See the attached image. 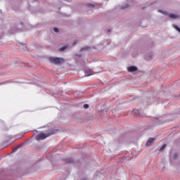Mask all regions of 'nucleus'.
<instances>
[{
    "label": "nucleus",
    "instance_id": "obj_1",
    "mask_svg": "<svg viewBox=\"0 0 180 180\" xmlns=\"http://www.w3.org/2000/svg\"><path fill=\"white\" fill-rule=\"evenodd\" d=\"M56 133H57V130H51L48 134L41 133L36 136V140L38 141L39 140H44L47 139V137H49V136L56 134Z\"/></svg>",
    "mask_w": 180,
    "mask_h": 180
},
{
    "label": "nucleus",
    "instance_id": "obj_2",
    "mask_svg": "<svg viewBox=\"0 0 180 180\" xmlns=\"http://www.w3.org/2000/svg\"><path fill=\"white\" fill-rule=\"evenodd\" d=\"M49 61L52 63V64H63L65 60L62 58H49Z\"/></svg>",
    "mask_w": 180,
    "mask_h": 180
},
{
    "label": "nucleus",
    "instance_id": "obj_3",
    "mask_svg": "<svg viewBox=\"0 0 180 180\" xmlns=\"http://www.w3.org/2000/svg\"><path fill=\"white\" fill-rule=\"evenodd\" d=\"M154 141H155V138H150V139L147 141V142H146V146L147 147H148V146H151V144H153V143H154Z\"/></svg>",
    "mask_w": 180,
    "mask_h": 180
},
{
    "label": "nucleus",
    "instance_id": "obj_4",
    "mask_svg": "<svg viewBox=\"0 0 180 180\" xmlns=\"http://www.w3.org/2000/svg\"><path fill=\"white\" fill-rule=\"evenodd\" d=\"M127 71L129 72H134V71H137V68L134 66H130L127 68Z\"/></svg>",
    "mask_w": 180,
    "mask_h": 180
},
{
    "label": "nucleus",
    "instance_id": "obj_5",
    "mask_svg": "<svg viewBox=\"0 0 180 180\" xmlns=\"http://www.w3.org/2000/svg\"><path fill=\"white\" fill-rule=\"evenodd\" d=\"M169 18H170L171 19H178V18H180V15H175V14H169Z\"/></svg>",
    "mask_w": 180,
    "mask_h": 180
},
{
    "label": "nucleus",
    "instance_id": "obj_6",
    "mask_svg": "<svg viewBox=\"0 0 180 180\" xmlns=\"http://www.w3.org/2000/svg\"><path fill=\"white\" fill-rule=\"evenodd\" d=\"M66 162H68V164H73L74 160H72V158L66 159Z\"/></svg>",
    "mask_w": 180,
    "mask_h": 180
},
{
    "label": "nucleus",
    "instance_id": "obj_7",
    "mask_svg": "<svg viewBox=\"0 0 180 180\" xmlns=\"http://www.w3.org/2000/svg\"><path fill=\"white\" fill-rule=\"evenodd\" d=\"M90 75H94V72L89 70L87 72H86V77H89Z\"/></svg>",
    "mask_w": 180,
    "mask_h": 180
},
{
    "label": "nucleus",
    "instance_id": "obj_8",
    "mask_svg": "<svg viewBox=\"0 0 180 180\" xmlns=\"http://www.w3.org/2000/svg\"><path fill=\"white\" fill-rule=\"evenodd\" d=\"M67 46H63L62 47L60 48V51H64V50H65V49H67Z\"/></svg>",
    "mask_w": 180,
    "mask_h": 180
},
{
    "label": "nucleus",
    "instance_id": "obj_9",
    "mask_svg": "<svg viewBox=\"0 0 180 180\" xmlns=\"http://www.w3.org/2000/svg\"><path fill=\"white\" fill-rule=\"evenodd\" d=\"M166 147H167V145L164 144V145L160 148V151H162Z\"/></svg>",
    "mask_w": 180,
    "mask_h": 180
},
{
    "label": "nucleus",
    "instance_id": "obj_10",
    "mask_svg": "<svg viewBox=\"0 0 180 180\" xmlns=\"http://www.w3.org/2000/svg\"><path fill=\"white\" fill-rule=\"evenodd\" d=\"M121 8H122V9H126L127 8H129V4H127L124 6H122Z\"/></svg>",
    "mask_w": 180,
    "mask_h": 180
},
{
    "label": "nucleus",
    "instance_id": "obj_11",
    "mask_svg": "<svg viewBox=\"0 0 180 180\" xmlns=\"http://www.w3.org/2000/svg\"><path fill=\"white\" fill-rule=\"evenodd\" d=\"M53 32H55V33H58V28L54 27L53 28Z\"/></svg>",
    "mask_w": 180,
    "mask_h": 180
},
{
    "label": "nucleus",
    "instance_id": "obj_12",
    "mask_svg": "<svg viewBox=\"0 0 180 180\" xmlns=\"http://www.w3.org/2000/svg\"><path fill=\"white\" fill-rule=\"evenodd\" d=\"M88 108H89V105L88 104H84V109H88Z\"/></svg>",
    "mask_w": 180,
    "mask_h": 180
},
{
    "label": "nucleus",
    "instance_id": "obj_13",
    "mask_svg": "<svg viewBox=\"0 0 180 180\" xmlns=\"http://www.w3.org/2000/svg\"><path fill=\"white\" fill-rule=\"evenodd\" d=\"M174 27H175V29H176V30H178V32H179V33H180V28L178 27L176 25H174Z\"/></svg>",
    "mask_w": 180,
    "mask_h": 180
},
{
    "label": "nucleus",
    "instance_id": "obj_14",
    "mask_svg": "<svg viewBox=\"0 0 180 180\" xmlns=\"http://www.w3.org/2000/svg\"><path fill=\"white\" fill-rule=\"evenodd\" d=\"M176 157H178V155L176 153H175L174 155V158H176Z\"/></svg>",
    "mask_w": 180,
    "mask_h": 180
},
{
    "label": "nucleus",
    "instance_id": "obj_15",
    "mask_svg": "<svg viewBox=\"0 0 180 180\" xmlns=\"http://www.w3.org/2000/svg\"><path fill=\"white\" fill-rule=\"evenodd\" d=\"M16 150H18V148H15L13 151H16Z\"/></svg>",
    "mask_w": 180,
    "mask_h": 180
},
{
    "label": "nucleus",
    "instance_id": "obj_16",
    "mask_svg": "<svg viewBox=\"0 0 180 180\" xmlns=\"http://www.w3.org/2000/svg\"><path fill=\"white\" fill-rule=\"evenodd\" d=\"M108 32H110V30H108Z\"/></svg>",
    "mask_w": 180,
    "mask_h": 180
},
{
    "label": "nucleus",
    "instance_id": "obj_17",
    "mask_svg": "<svg viewBox=\"0 0 180 180\" xmlns=\"http://www.w3.org/2000/svg\"><path fill=\"white\" fill-rule=\"evenodd\" d=\"M165 13V15L167 14V13Z\"/></svg>",
    "mask_w": 180,
    "mask_h": 180
}]
</instances>
